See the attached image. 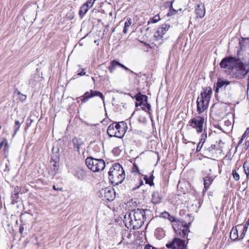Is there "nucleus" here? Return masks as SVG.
<instances>
[{
	"mask_svg": "<svg viewBox=\"0 0 249 249\" xmlns=\"http://www.w3.org/2000/svg\"><path fill=\"white\" fill-rule=\"evenodd\" d=\"M212 93V88L208 87L198 97L196 101V110L198 114H201L208 108Z\"/></svg>",
	"mask_w": 249,
	"mask_h": 249,
	"instance_id": "obj_4",
	"label": "nucleus"
},
{
	"mask_svg": "<svg viewBox=\"0 0 249 249\" xmlns=\"http://www.w3.org/2000/svg\"><path fill=\"white\" fill-rule=\"evenodd\" d=\"M56 148V147H53V149H52V152H53V153H54V152H55L56 151V150H55V148Z\"/></svg>",
	"mask_w": 249,
	"mask_h": 249,
	"instance_id": "obj_56",
	"label": "nucleus"
},
{
	"mask_svg": "<svg viewBox=\"0 0 249 249\" xmlns=\"http://www.w3.org/2000/svg\"><path fill=\"white\" fill-rule=\"evenodd\" d=\"M108 179L114 186L121 184L125 178L124 171L121 164L114 163L108 172Z\"/></svg>",
	"mask_w": 249,
	"mask_h": 249,
	"instance_id": "obj_3",
	"label": "nucleus"
},
{
	"mask_svg": "<svg viewBox=\"0 0 249 249\" xmlns=\"http://www.w3.org/2000/svg\"><path fill=\"white\" fill-rule=\"evenodd\" d=\"M99 196L103 200L111 201L115 197V191L112 187H106L99 191Z\"/></svg>",
	"mask_w": 249,
	"mask_h": 249,
	"instance_id": "obj_10",
	"label": "nucleus"
},
{
	"mask_svg": "<svg viewBox=\"0 0 249 249\" xmlns=\"http://www.w3.org/2000/svg\"><path fill=\"white\" fill-rule=\"evenodd\" d=\"M55 150L56 151L52 154L51 162L53 161L54 162L53 165L56 167L58 165V162L59 161V149L57 147H56Z\"/></svg>",
	"mask_w": 249,
	"mask_h": 249,
	"instance_id": "obj_18",
	"label": "nucleus"
},
{
	"mask_svg": "<svg viewBox=\"0 0 249 249\" xmlns=\"http://www.w3.org/2000/svg\"><path fill=\"white\" fill-rule=\"evenodd\" d=\"M95 96L100 97L105 105V96L102 92L97 90L91 89L89 91L86 92L83 95L79 97V98L81 101L82 103H85L87 102L89 99Z\"/></svg>",
	"mask_w": 249,
	"mask_h": 249,
	"instance_id": "obj_9",
	"label": "nucleus"
},
{
	"mask_svg": "<svg viewBox=\"0 0 249 249\" xmlns=\"http://www.w3.org/2000/svg\"><path fill=\"white\" fill-rule=\"evenodd\" d=\"M240 51L237 52L236 56H229L223 58L219 66L221 69L230 70L231 74L237 79H242L249 72V58L248 62L239 57Z\"/></svg>",
	"mask_w": 249,
	"mask_h": 249,
	"instance_id": "obj_1",
	"label": "nucleus"
},
{
	"mask_svg": "<svg viewBox=\"0 0 249 249\" xmlns=\"http://www.w3.org/2000/svg\"><path fill=\"white\" fill-rule=\"evenodd\" d=\"M247 130H248V129L245 131V132L242 135V139H244L246 137L247 133Z\"/></svg>",
	"mask_w": 249,
	"mask_h": 249,
	"instance_id": "obj_51",
	"label": "nucleus"
},
{
	"mask_svg": "<svg viewBox=\"0 0 249 249\" xmlns=\"http://www.w3.org/2000/svg\"><path fill=\"white\" fill-rule=\"evenodd\" d=\"M17 92H18V94H19V95H20V96L19 97V98H20V99L21 100H22V101H24V100H25L26 99V95H23V94H21V93L20 92V91H18V90L17 91Z\"/></svg>",
	"mask_w": 249,
	"mask_h": 249,
	"instance_id": "obj_41",
	"label": "nucleus"
},
{
	"mask_svg": "<svg viewBox=\"0 0 249 249\" xmlns=\"http://www.w3.org/2000/svg\"><path fill=\"white\" fill-rule=\"evenodd\" d=\"M132 234L131 233L128 231L127 230H124L122 232V241L121 242L119 243V244H120L123 241L128 243V240L131 237Z\"/></svg>",
	"mask_w": 249,
	"mask_h": 249,
	"instance_id": "obj_20",
	"label": "nucleus"
},
{
	"mask_svg": "<svg viewBox=\"0 0 249 249\" xmlns=\"http://www.w3.org/2000/svg\"><path fill=\"white\" fill-rule=\"evenodd\" d=\"M20 127V126H19V125H15L14 135H15L17 134V133Z\"/></svg>",
	"mask_w": 249,
	"mask_h": 249,
	"instance_id": "obj_46",
	"label": "nucleus"
},
{
	"mask_svg": "<svg viewBox=\"0 0 249 249\" xmlns=\"http://www.w3.org/2000/svg\"><path fill=\"white\" fill-rule=\"evenodd\" d=\"M142 109L145 111H147L149 114H150L149 111L151 110V105L148 102H145L142 106Z\"/></svg>",
	"mask_w": 249,
	"mask_h": 249,
	"instance_id": "obj_30",
	"label": "nucleus"
},
{
	"mask_svg": "<svg viewBox=\"0 0 249 249\" xmlns=\"http://www.w3.org/2000/svg\"><path fill=\"white\" fill-rule=\"evenodd\" d=\"M243 139H242V138L239 141L238 143V145H239L242 142H243Z\"/></svg>",
	"mask_w": 249,
	"mask_h": 249,
	"instance_id": "obj_53",
	"label": "nucleus"
},
{
	"mask_svg": "<svg viewBox=\"0 0 249 249\" xmlns=\"http://www.w3.org/2000/svg\"><path fill=\"white\" fill-rule=\"evenodd\" d=\"M84 71V69H82V71L81 72L77 73L76 75L74 76L71 79H75V78H77V76H83V75H84L86 74V72Z\"/></svg>",
	"mask_w": 249,
	"mask_h": 249,
	"instance_id": "obj_38",
	"label": "nucleus"
},
{
	"mask_svg": "<svg viewBox=\"0 0 249 249\" xmlns=\"http://www.w3.org/2000/svg\"><path fill=\"white\" fill-rule=\"evenodd\" d=\"M230 237L231 240L233 241H235L238 239V230L236 227H233L231 229L230 232Z\"/></svg>",
	"mask_w": 249,
	"mask_h": 249,
	"instance_id": "obj_22",
	"label": "nucleus"
},
{
	"mask_svg": "<svg viewBox=\"0 0 249 249\" xmlns=\"http://www.w3.org/2000/svg\"><path fill=\"white\" fill-rule=\"evenodd\" d=\"M126 124L124 122L113 123L110 124L107 129V134L109 137L122 138L124 136Z\"/></svg>",
	"mask_w": 249,
	"mask_h": 249,
	"instance_id": "obj_6",
	"label": "nucleus"
},
{
	"mask_svg": "<svg viewBox=\"0 0 249 249\" xmlns=\"http://www.w3.org/2000/svg\"><path fill=\"white\" fill-rule=\"evenodd\" d=\"M161 216L164 218H167L170 216V214L168 212L165 211L161 213Z\"/></svg>",
	"mask_w": 249,
	"mask_h": 249,
	"instance_id": "obj_40",
	"label": "nucleus"
},
{
	"mask_svg": "<svg viewBox=\"0 0 249 249\" xmlns=\"http://www.w3.org/2000/svg\"><path fill=\"white\" fill-rule=\"evenodd\" d=\"M7 147H8V144H7V142H6L5 143L4 148H7Z\"/></svg>",
	"mask_w": 249,
	"mask_h": 249,
	"instance_id": "obj_57",
	"label": "nucleus"
},
{
	"mask_svg": "<svg viewBox=\"0 0 249 249\" xmlns=\"http://www.w3.org/2000/svg\"><path fill=\"white\" fill-rule=\"evenodd\" d=\"M85 163L88 168L94 172L102 171L105 167V162L103 159L89 157L86 158Z\"/></svg>",
	"mask_w": 249,
	"mask_h": 249,
	"instance_id": "obj_7",
	"label": "nucleus"
},
{
	"mask_svg": "<svg viewBox=\"0 0 249 249\" xmlns=\"http://www.w3.org/2000/svg\"><path fill=\"white\" fill-rule=\"evenodd\" d=\"M191 223H187L182 219H177L176 223L173 224L172 226L176 235L179 237L186 238L188 241V233L190 232L189 227Z\"/></svg>",
	"mask_w": 249,
	"mask_h": 249,
	"instance_id": "obj_5",
	"label": "nucleus"
},
{
	"mask_svg": "<svg viewBox=\"0 0 249 249\" xmlns=\"http://www.w3.org/2000/svg\"><path fill=\"white\" fill-rule=\"evenodd\" d=\"M183 142L184 143H187V142H187V140L186 139H183Z\"/></svg>",
	"mask_w": 249,
	"mask_h": 249,
	"instance_id": "obj_58",
	"label": "nucleus"
},
{
	"mask_svg": "<svg viewBox=\"0 0 249 249\" xmlns=\"http://www.w3.org/2000/svg\"><path fill=\"white\" fill-rule=\"evenodd\" d=\"M154 176L153 175H151L149 177H148L147 176H145L144 177L145 183L149 184L150 186L154 185Z\"/></svg>",
	"mask_w": 249,
	"mask_h": 249,
	"instance_id": "obj_26",
	"label": "nucleus"
},
{
	"mask_svg": "<svg viewBox=\"0 0 249 249\" xmlns=\"http://www.w3.org/2000/svg\"><path fill=\"white\" fill-rule=\"evenodd\" d=\"M196 14L197 17L202 18L205 14V9L203 5L197 4L196 7Z\"/></svg>",
	"mask_w": 249,
	"mask_h": 249,
	"instance_id": "obj_17",
	"label": "nucleus"
},
{
	"mask_svg": "<svg viewBox=\"0 0 249 249\" xmlns=\"http://www.w3.org/2000/svg\"><path fill=\"white\" fill-rule=\"evenodd\" d=\"M15 125H19L20 126V124L18 120H16L15 121Z\"/></svg>",
	"mask_w": 249,
	"mask_h": 249,
	"instance_id": "obj_52",
	"label": "nucleus"
},
{
	"mask_svg": "<svg viewBox=\"0 0 249 249\" xmlns=\"http://www.w3.org/2000/svg\"><path fill=\"white\" fill-rule=\"evenodd\" d=\"M160 19V18L159 15H157L151 19V22L155 23L157 22L158 21H159Z\"/></svg>",
	"mask_w": 249,
	"mask_h": 249,
	"instance_id": "obj_36",
	"label": "nucleus"
},
{
	"mask_svg": "<svg viewBox=\"0 0 249 249\" xmlns=\"http://www.w3.org/2000/svg\"><path fill=\"white\" fill-rule=\"evenodd\" d=\"M126 181V186L127 187L130 191H134L138 189L143 184V181L142 179L137 176L127 178Z\"/></svg>",
	"mask_w": 249,
	"mask_h": 249,
	"instance_id": "obj_12",
	"label": "nucleus"
},
{
	"mask_svg": "<svg viewBox=\"0 0 249 249\" xmlns=\"http://www.w3.org/2000/svg\"><path fill=\"white\" fill-rule=\"evenodd\" d=\"M89 9L87 7L83 4L80 7V10L79 11V15L81 17H83L87 13Z\"/></svg>",
	"mask_w": 249,
	"mask_h": 249,
	"instance_id": "obj_29",
	"label": "nucleus"
},
{
	"mask_svg": "<svg viewBox=\"0 0 249 249\" xmlns=\"http://www.w3.org/2000/svg\"><path fill=\"white\" fill-rule=\"evenodd\" d=\"M173 2H174L173 1H172L170 2H167V3H170V8H169L168 13L167 14V17L174 15L178 12V10H176L173 8L172 4H173Z\"/></svg>",
	"mask_w": 249,
	"mask_h": 249,
	"instance_id": "obj_27",
	"label": "nucleus"
},
{
	"mask_svg": "<svg viewBox=\"0 0 249 249\" xmlns=\"http://www.w3.org/2000/svg\"><path fill=\"white\" fill-rule=\"evenodd\" d=\"M248 222H249V219H248Z\"/></svg>",
	"mask_w": 249,
	"mask_h": 249,
	"instance_id": "obj_62",
	"label": "nucleus"
},
{
	"mask_svg": "<svg viewBox=\"0 0 249 249\" xmlns=\"http://www.w3.org/2000/svg\"><path fill=\"white\" fill-rule=\"evenodd\" d=\"M3 143H4L3 142H0V150L2 148V147L3 145Z\"/></svg>",
	"mask_w": 249,
	"mask_h": 249,
	"instance_id": "obj_54",
	"label": "nucleus"
},
{
	"mask_svg": "<svg viewBox=\"0 0 249 249\" xmlns=\"http://www.w3.org/2000/svg\"><path fill=\"white\" fill-rule=\"evenodd\" d=\"M148 213H150L148 209H137L126 213L124 218L125 227L130 229H139L143 225Z\"/></svg>",
	"mask_w": 249,
	"mask_h": 249,
	"instance_id": "obj_2",
	"label": "nucleus"
},
{
	"mask_svg": "<svg viewBox=\"0 0 249 249\" xmlns=\"http://www.w3.org/2000/svg\"><path fill=\"white\" fill-rule=\"evenodd\" d=\"M1 128V126L0 125V129Z\"/></svg>",
	"mask_w": 249,
	"mask_h": 249,
	"instance_id": "obj_61",
	"label": "nucleus"
},
{
	"mask_svg": "<svg viewBox=\"0 0 249 249\" xmlns=\"http://www.w3.org/2000/svg\"><path fill=\"white\" fill-rule=\"evenodd\" d=\"M245 145L247 147H248L249 146V142H246Z\"/></svg>",
	"mask_w": 249,
	"mask_h": 249,
	"instance_id": "obj_55",
	"label": "nucleus"
},
{
	"mask_svg": "<svg viewBox=\"0 0 249 249\" xmlns=\"http://www.w3.org/2000/svg\"><path fill=\"white\" fill-rule=\"evenodd\" d=\"M205 119L204 116H197L191 119L189 124L190 126L195 129L197 133H200L204 129Z\"/></svg>",
	"mask_w": 249,
	"mask_h": 249,
	"instance_id": "obj_8",
	"label": "nucleus"
},
{
	"mask_svg": "<svg viewBox=\"0 0 249 249\" xmlns=\"http://www.w3.org/2000/svg\"><path fill=\"white\" fill-rule=\"evenodd\" d=\"M247 226H245L244 227V228H243V231H242V233L241 234L240 236V238L239 239H243V237H244L245 234H246V232L247 231Z\"/></svg>",
	"mask_w": 249,
	"mask_h": 249,
	"instance_id": "obj_37",
	"label": "nucleus"
},
{
	"mask_svg": "<svg viewBox=\"0 0 249 249\" xmlns=\"http://www.w3.org/2000/svg\"><path fill=\"white\" fill-rule=\"evenodd\" d=\"M232 175L233 178L235 180L238 181L240 178V176L238 173H237L235 170H233L232 171Z\"/></svg>",
	"mask_w": 249,
	"mask_h": 249,
	"instance_id": "obj_35",
	"label": "nucleus"
},
{
	"mask_svg": "<svg viewBox=\"0 0 249 249\" xmlns=\"http://www.w3.org/2000/svg\"><path fill=\"white\" fill-rule=\"evenodd\" d=\"M24 230V228L22 226H21L19 228V232L20 233H22L23 231Z\"/></svg>",
	"mask_w": 249,
	"mask_h": 249,
	"instance_id": "obj_50",
	"label": "nucleus"
},
{
	"mask_svg": "<svg viewBox=\"0 0 249 249\" xmlns=\"http://www.w3.org/2000/svg\"><path fill=\"white\" fill-rule=\"evenodd\" d=\"M144 249H158L150 244H147L145 246Z\"/></svg>",
	"mask_w": 249,
	"mask_h": 249,
	"instance_id": "obj_43",
	"label": "nucleus"
},
{
	"mask_svg": "<svg viewBox=\"0 0 249 249\" xmlns=\"http://www.w3.org/2000/svg\"><path fill=\"white\" fill-rule=\"evenodd\" d=\"M95 1V0H88L86 2L84 3L83 5L89 9L93 6Z\"/></svg>",
	"mask_w": 249,
	"mask_h": 249,
	"instance_id": "obj_34",
	"label": "nucleus"
},
{
	"mask_svg": "<svg viewBox=\"0 0 249 249\" xmlns=\"http://www.w3.org/2000/svg\"><path fill=\"white\" fill-rule=\"evenodd\" d=\"M202 153L205 158H210L213 157L216 154V145H205L202 150Z\"/></svg>",
	"mask_w": 249,
	"mask_h": 249,
	"instance_id": "obj_13",
	"label": "nucleus"
},
{
	"mask_svg": "<svg viewBox=\"0 0 249 249\" xmlns=\"http://www.w3.org/2000/svg\"><path fill=\"white\" fill-rule=\"evenodd\" d=\"M53 190L55 191H62L63 188L60 186H58V185H53Z\"/></svg>",
	"mask_w": 249,
	"mask_h": 249,
	"instance_id": "obj_42",
	"label": "nucleus"
},
{
	"mask_svg": "<svg viewBox=\"0 0 249 249\" xmlns=\"http://www.w3.org/2000/svg\"><path fill=\"white\" fill-rule=\"evenodd\" d=\"M243 168L247 178H248L249 176V162L248 161H246L244 163Z\"/></svg>",
	"mask_w": 249,
	"mask_h": 249,
	"instance_id": "obj_32",
	"label": "nucleus"
},
{
	"mask_svg": "<svg viewBox=\"0 0 249 249\" xmlns=\"http://www.w3.org/2000/svg\"><path fill=\"white\" fill-rule=\"evenodd\" d=\"M135 98L137 102H145L148 101V97L146 95L142 94L140 92L137 93L135 96Z\"/></svg>",
	"mask_w": 249,
	"mask_h": 249,
	"instance_id": "obj_23",
	"label": "nucleus"
},
{
	"mask_svg": "<svg viewBox=\"0 0 249 249\" xmlns=\"http://www.w3.org/2000/svg\"><path fill=\"white\" fill-rule=\"evenodd\" d=\"M12 204H14L19 201L18 194L12 193L11 195Z\"/></svg>",
	"mask_w": 249,
	"mask_h": 249,
	"instance_id": "obj_33",
	"label": "nucleus"
},
{
	"mask_svg": "<svg viewBox=\"0 0 249 249\" xmlns=\"http://www.w3.org/2000/svg\"><path fill=\"white\" fill-rule=\"evenodd\" d=\"M247 93L248 98L249 99V84H248V86Z\"/></svg>",
	"mask_w": 249,
	"mask_h": 249,
	"instance_id": "obj_49",
	"label": "nucleus"
},
{
	"mask_svg": "<svg viewBox=\"0 0 249 249\" xmlns=\"http://www.w3.org/2000/svg\"><path fill=\"white\" fill-rule=\"evenodd\" d=\"M75 176L81 180L85 179L87 177V174L84 170L79 169L76 172Z\"/></svg>",
	"mask_w": 249,
	"mask_h": 249,
	"instance_id": "obj_24",
	"label": "nucleus"
},
{
	"mask_svg": "<svg viewBox=\"0 0 249 249\" xmlns=\"http://www.w3.org/2000/svg\"><path fill=\"white\" fill-rule=\"evenodd\" d=\"M120 66L121 68H122L123 69H124L126 71H129L131 72V73L133 72V71H132L131 70H129L128 68H127L124 65H123V64H122L121 63V65H120Z\"/></svg>",
	"mask_w": 249,
	"mask_h": 249,
	"instance_id": "obj_45",
	"label": "nucleus"
},
{
	"mask_svg": "<svg viewBox=\"0 0 249 249\" xmlns=\"http://www.w3.org/2000/svg\"><path fill=\"white\" fill-rule=\"evenodd\" d=\"M249 222H247V223L246 224L245 226H246V225H247V224L249 225Z\"/></svg>",
	"mask_w": 249,
	"mask_h": 249,
	"instance_id": "obj_59",
	"label": "nucleus"
},
{
	"mask_svg": "<svg viewBox=\"0 0 249 249\" xmlns=\"http://www.w3.org/2000/svg\"><path fill=\"white\" fill-rule=\"evenodd\" d=\"M167 219H169L171 222L176 223L177 221V220L175 218V217L173 216H172L170 215V216H169V218H167Z\"/></svg>",
	"mask_w": 249,
	"mask_h": 249,
	"instance_id": "obj_44",
	"label": "nucleus"
},
{
	"mask_svg": "<svg viewBox=\"0 0 249 249\" xmlns=\"http://www.w3.org/2000/svg\"><path fill=\"white\" fill-rule=\"evenodd\" d=\"M240 226H241V225H238V227H240Z\"/></svg>",
	"mask_w": 249,
	"mask_h": 249,
	"instance_id": "obj_60",
	"label": "nucleus"
},
{
	"mask_svg": "<svg viewBox=\"0 0 249 249\" xmlns=\"http://www.w3.org/2000/svg\"><path fill=\"white\" fill-rule=\"evenodd\" d=\"M207 137V132L205 131V129H204V132L201 134V135L200 136V139L198 144L203 146L204 143L205 142V140H206Z\"/></svg>",
	"mask_w": 249,
	"mask_h": 249,
	"instance_id": "obj_31",
	"label": "nucleus"
},
{
	"mask_svg": "<svg viewBox=\"0 0 249 249\" xmlns=\"http://www.w3.org/2000/svg\"><path fill=\"white\" fill-rule=\"evenodd\" d=\"M170 28L169 24H163L159 26L154 35V37L157 40L161 39L163 37V36L168 31Z\"/></svg>",
	"mask_w": 249,
	"mask_h": 249,
	"instance_id": "obj_14",
	"label": "nucleus"
},
{
	"mask_svg": "<svg viewBox=\"0 0 249 249\" xmlns=\"http://www.w3.org/2000/svg\"><path fill=\"white\" fill-rule=\"evenodd\" d=\"M166 247L171 249H187L185 241L180 237H175L172 241L166 244Z\"/></svg>",
	"mask_w": 249,
	"mask_h": 249,
	"instance_id": "obj_11",
	"label": "nucleus"
},
{
	"mask_svg": "<svg viewBox=\"0 0 249 249\" xmlns=\"http://www.w3.org/2000/svg\"><path fill=\"white\" fill-rule=\"evenodd\" d=\"M20 191H21L20 187H19L18 186H16L14 188V189L12 193H16V194H19V193L20 192Z\"/></svg>",
	"mask_w": 249,
	"mask_h": 249,
	"instance_id": "obj_39",
	"label": "nucleus"
},
{
	"mask_svg": "<svg viewBox=\"0 0 249 249\" xmlns=\"http://www.w3.org/2000/svg\"><path fill=\"white\" fill-rule=\"evenodd\" d=\"M144 102H136L135 103L136 107L142 106Z\"/></svg>",
	"mask_w": 249,
	"mask_h": 249,
	"instance_id": "obj_48",
	"label": "nucleus"
},
{
	"mask_svg": "<svg viewBox=\"0 0 249 249\" xmlns=\"http://www.w3.org/2000/svg\"><path fill=\"white\" fill-rule=\"evenodd\" d=\"M162 197L160 191L156 190L152 193L151 202L154 204H159L161 202Z\"/></svg>",
	"mask_w": 249,
	"mask_h": 249,
	"instance_id": "obj_16",
	"label": "nucleus"
},
{
	"mask_svg": "<svg viewBox=\"0 0 249 249\" xmlns=\"http://www.w3.org/2000/svg\"><path fill=\"white\" fill-rule=\"evenodd\" d=\"M202 147H203V146L202 145H200L198 143L197 147H196V151L197 152H200L201 150Z\"/></svg>",
	"mask_w": 249,
	"mask_h": 249,
	"instance_id": "obj_47",
	"label": "nucleus"
},
{
	"mask_svg": "<svg viewBox=\"0 0 249 249\" xmlns=\"http://www.w3.org/2000/svg\"><path fill=\"white\" fill-rule=\"evenodd\" d=\"M230 84L231 82L228 80H224L223 78H218L215 87V92L217 93L219 89L222 88H224L225 89Z\"/></svg>",
	"mask_w": 249,
	"mask_h": 249,
	"instance_id": "obj_15",
	"label": "nucleus"
},
{
	"mask_svg": "<svg viewBox=\"0 0 249 249\" xmlns=\"http://www.w3.org/2000/svg\"><path fill=\"white\" fill-rule=\"evenodd\" d=\"M121 65V63L115 60H113L110 62V65L108 67L109 71L112 73L115 70L116 66Z\"/></svg>",
	"mask_w": 249,
	"mask_h": 249,
	"instance_id": "obj_25",
	"label": "nucleus"
},
{
	"mask_svg": "<svg viewBox=\"0 0 249 249\" xmlns=\"http://www.w3.org/2000/svg\"><path fill=\"white\" fill-rule=\"evenodd\" d=\"M132 24V20L130 18H127L126 21L124 23V26L123 29V33L126 34L128 31V27Z\"/></svg>",
	"mask_w": 249,
	"mask_h": 249,
	"instance_id": "obj_28",
	"label": "nucleus"
},
{
	"mask_svg": "<svg viewBox=\"0 0 249 249\" xmlns=\"http://www.w3.org/2000/svg\"><path fill=\"white\" fill-rule=\"evenodd\" d=\"M72 142L74 148L77 149L78 153H80V148L84 144V142L80 138L74 137L72 139Z\"/></svg>",
	"mask_w": 249,
	"mask_h": 249,
	"instance_id": "obj_19",
	"label": "nucleus"
},
{
	"mask_svg": "<svg viewBox=\"0 0 249 249\" xmlns=\"http://www.w3.org/2000/svg\"><path fill=\"white\" fill-rule=\"evenodd\" d=\"M213 178L211 177L207 176L203 178L204 189L207 190L213 181Z\"/></svg>",
	"mask_w": 249,
	"mask_h": 249,
	"instance_id": "obj_21",
	"label": "nucleus"
}]
</instances>
